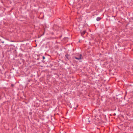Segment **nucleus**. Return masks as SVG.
I'll list each match as a JSON object with an SVG mask.
<instances>
[{
	"label": "nucleus",
	"mask_w": 133,
	"mask_h": 133,
	"mask_svg": "<svg viewBox=\"0 0 133 133\" xmlns=\"http://www.w3.org/2000/svg\"><path fill=\"white\" fill-rule=\"evenodd\" d=\"M43 59H45V57L44 56H43Z\"/></svg>",
	"instance_id": "39448f33"
},
{
	"label": "nucleus",
	"mask_w": 133,
	"mask_h": 133,
	"mask_svg": "<svg viewBox=\"0 0 133 133\" xmlns=\"http://www.w3.org/2000/svg\"><path fill=\"white\" fill-rule=\"evenodd\" d=\"M100 20H101V18L99 17H97L96 18V20L97 21H100Z\"/></svg>",
	"instance_id": "7ed1b4c3"
},
{
	"label": "nucleus",
	"mask_w": 133,
	"mask_h": 133,
	"mask_svg": "<svg viewBox=\"0 0 133 133\" xmlns=\"http://www.w3.org/2000/svg\"><path fill=\"white\" fill-rule=\"evenodd\" d=\"M65 56L66 57V58L68 59H69V58H68V57H69V55H68V54H66L65 55Z\"/></svg>",
	"instance_id": "f03ea898"
},
{
	"label": "nucleus",
	"mask_w": 133,
	"mask_h": 133,
	"mask_svg": "<svg viewBox=\"0 0 133 133\" xmlns=\"http://www.w3.org/2000/svg\"><path fill=\"white\" fill-rule=\"evenodd\" d=\"M81 57L82 55L81 54H78L76 56L74 57V58L77 60H79L81 59Z\"/></svg>",
	"instance_id": "f257e3e1"
},
{
	"label": "nucleus",
	"mask_w": 133,
	"mask_h": 133,
	"mask_svg": "<svg viewBox=\"0 0 133 133\" xmlns=\"http://www.w3.org/2000/svg\"><path fill=\"white\" fill-rule=\"evenodd\" d=\"M88 122H90V121H89Z\"/></svg>",
	"instance_id": "423d86ee"
},
{
	"label": "nucleus",
	"mask_w": 133,
	"mask_h": 133,
	"mask_svg": "<svg viewBox=\"0 0 133 133\" xmlns=\"http://www.w3.org/2000/svg\"><path fill=\"white\" fill-rule=\"evenodd\" d=\"M2 42V43H4L3 42Z\"/></svg>",
	"instance_id": "0eeeda50"
},
{
	"label": "nucleus",
	"mask_w": 133,
	"mask_h": 133,
	"mask_svg": "<svg viewBox=\"0 0 133 133\" xmlns=\"http://www.w3.org/2000/svg\"><path fill=\"white\" fill-rule=\"evenodd\" d=\"M86 32V31H84L83 32H81V35H84L85 33Z\"/></svg>",
	"instance_id": "20e7f679"
}]
</instances>
